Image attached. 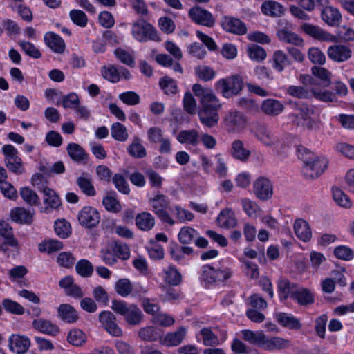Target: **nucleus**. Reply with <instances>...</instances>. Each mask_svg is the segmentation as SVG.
I'll return each instance as SVG.
<instances>
[{"mask_svg":"<svg viewBox=\"0 0 354 354\" xmlns=\"http://www.w3.org/2000/svg\"><path fill=\"white\" fill-rule=\"evenodd\" d=\"M284 109L279 101L274 99H267L261 104L262 111L269 115L275 116L281 113Z\"/></svg>","mask_w":354,"mask_h":354,"instance_id":"nucleus-30","label":"nucleus"},{"mask_svg":"<svg viewBox=\"0 0 354 354\" xmlns=\"http://www.w3.org/2000/svg\"><path fill=\"white\" fill-rule=\"evenodd\" d=\"M129 155L135 158H142L146 156L147 152L145 148L140 142L138 137H134L131 143L127 148Z\"/></svg>","mask_w":354,"mask_h":354,"instance_id":"nucleus-41","label":"nucleus"},{"mask_svg":"<svg viewBox=\"0 0 354 354\" xmlns=\"http://www.w3.org/2000/svg\"><path fill=\"white\" fill-rule=\"evenodd\" d=\"M294 231L296 236L303 241H308L311 239L312 232L308 223L304 219L299 218L295 221Z\"/></svg>","mask_w":354,"mask_h":354,"instance_id":"nucleus-26","label":"nucleus"},{"mask_svg":"<svg viewBox=\"0 0 354 354\" xmlns=\"http://www.w3.org/2000/svg\"><path fill=\"white\" fill-rule=\"evenodd\" d=\"M248 54L252 59L258 62L263 61L266 57V50L262 47L257 44H252L248 47Z\"/></svg>","mask_w":354,"mask_h":354,"instance_id":"nucleus-61","label":"nucleus"},{"mask_svg":"<svg viewBox=\"0 0 354 354\" xmlns=\"http://www.w3.org/2000/svg\"><path fill=\"white\" fill-rule=\"evenodd\" d=\"M254 193L257 198L266 201L272 196V185L269 179L259 177L254 183Z\"/></svg>","mask_w":354,"mask_h":354,"instance_id":"nucleus-13","label":"nucleus"},{"mask_svg":"<svg viewBox=\"0 0 354 354\" xmlns=\"http://www.w3.org/2000/svg\"><path fill=\"white\" fill-rule=\"evenodd\" d=\"M333 197L339 206L345 208L351 207L352 204L349 197L341 189L338 187L333 188Z\"/></svg>","mask_w":354,"mask_h":354,"instance_id":"nucleus-51","label":"nucleus"},{"mask_svg":"<svg viewBox=\"0 0 354 354\" xmlns=\"http://www.w3.org/2000/svg\"><path fill=\"white\" fill-rule=\"evenodd\" d=\"M30 345V339L25 336L12 335L9 339L10 348L17 354L24 353Z\"/></svg>","mask_w":354,"mask_h":354,"instance_id":"nucleus-21","label":"nucleus"},{"mask_svg":"<svg viewBox=\"0 0 354 354\" xmlns=\"http://www.w3.org/2000/svg\"><path fill=\"white\" fill-rule=\"evenodd\" d=\"M272 61L273 68L279 73L283 71L286 66L291 64L288 55L281 50H276L273 53Z\"/></svg>","mask_w":354,"mask_h":354,"instance_id":"nucleus-34","label":"nucleus"},{"mask_svg":"<svg viewBox=\"0 0 354 354\" xmlns=\"http://www.w3.org/2000/svg\"><path fill=\"white\" fill-rule=\"evenodd\" d=\"M312 73L315 76V78L317 79V80H319V82H317V84L322 87H327L330 84L331 73L327 69L315 66L312 68Z\"/></svg>","mask_w":354,"mask_h":354,"instance_id":"nucleus-38","label":"nucleus"},{"mask_svg":"<svg viewBox=\"0 0 354 354\" xmlns=\"http://www.w3.org/2000/svg\"><path fill=\"white\" fill-rule=\"evenodd\" d=\"M242 334L244 340L259 346H261L262 341L264 340V333L263 332L254 333L250 330H244L242 331Z\"/></svg>","mask_w":354,"mask_h":354,"instance_id":"nucleus-59","label":"nucleus"},{"mask_svg":"<svg viewBox=\"0 0 354 354\" xmlns=\"http://www.w3.org/2000/svg\"><path fill=\"white\" fill-rule=\"evenodd\" d=\"M20 195L23 200L30 205H39L40 204L38 195L29 187L21 188Z\"/></svg>","mask_w":354,"mask_h":354,"instance_id":"nucleus-53","label":"nucleus"},{"mask_svg":"<svg viewBox=\"0 0 354 354\" xmlns=\"http://www.w3.org/2000/svg\"><path fill=\"white\" fill-rule=\"evenodd\" d=\"M292 298L297 300L302 306L310 305L314 302V296L310 290L307 288H297Z\"/></svg>","mask_w":354,"mask_h":354,"instance_id":"nucleus-42","label":"nucleus"},{"mask_svg":"<svg viewBox=\"0 0 354 354\" xmlns=\"http://www.w3.org/2000/svg\"><path fill=\"white\" fill-rule=\"evenodd\" d=\"M62 248L63 244L61 241L53 239L44 241L39 245L40 252H47L48 253L60 250Z\"/></svg>","mask_w":354,"mask_h":354,"instance_id":"nucleus-57","label":"nucleus"},{"mask_svg":"<svg viewBox=\"0 0 354 354\" xmlns=\"http://www.w3.org/2000/svg\"><path fill=\"white\" fill-rule=\"evenodd\" d=\"M261 11L266 15L277 17L283 14L284 8L279 3L268 1L262 4Z\"/></svg>","mask_w":354,"mask_h":354,"instance_id":"nucleus-33","label":"nucleus"},{"mask_svg":"<svg viewBox=\"0 0 354 354\" xmlns=\"http://www.w3.org/2000/svg\"><path fill=\"white\" fill-rule=\"evenodd\" d=\"M258 139L267 146H272L277 142V138L264 126L259 127L257 132Z\"/></svg>","mask_w":354,"mask_h":354,"instance_id":"nucleus-43","label":"nucleus"},{"mask_svg":"<svg viewBox=\"0 0 354 354\" xmlns=\"http://www.w3.org/2000/svg\"><path fill=\"white\" fill-rule=\"evenodd\" d=\"M67 340L73 346H81L86 342V337L81 330L73 329L68 333Z\"/></svg>","mask_w":354,"mask_h":354,"instance_id":"nucleus-50","label":"nucleus"},{"mask_svg":"<svg viewBox=\"0 0 354 354\" xmlns=\"http://www.w3.org/2000/svg\"><path fill=\"white\" fill-rule=\"evenodd\" d=\"M35 211L27 210L24 207H15L10 211L11 219L19 224L30 225L33 222Z\"/></svg>","mask_w":354,"mask_h":354,"instance_id":"nucleus-16","label":"nucleus"},{"mask_svg":"<svg viewBox=\"0 0 354 354\" xmlns=\"http://www.w3.org/2000/svg\"><path fill=\"white\" fill-rule=\"evenodd\" d=\"M299 6L307 11H312L315 8L321 10L328 4V0H298Z\"/></svg>","mask_w":354,"mask_h":354,"instance_id":"nucleus-54","label":"nucleus"},{"mask_svg":"<svg viewBox=\"0 0 354 354\" xmlns=\"http://www.w3.org/2000/svg\"><path fill=\"white\" fill-rule=\"evenodd\" d=\"M321 14L322 19L330 26H337L342 21V15L339 10L328 5L322 8Z\"/></svg>","mask_w":354,"mask_h":354,"instance_id":"nucleus-22","label":"nucleus"},{"mask_svg":"<svg viewBox=\"0 0 354 354\" xmlns=\"http://www.w3.org/2000/svg\"><path fill=\"white\" fill-rule=\"evenodd\" d=\"M71 20L77 26L85 27L88 24L86 15L80 10H72L69 13Z\"/></svg>","mask_w":354,"mask_h":354,"instance_id":"nucleus-60","label":"nucleus"},{"mask_svg":"<svg viewBox=\"0 0 354 354\" xmlns=\"http://www.w3.org/2000/svg\"><path fill=\"white\" fill-rule=\"evenodd\" d=\"M186 335L185 328L181 326L172 333H168L165 337L160 338V344L166 346H176L179 345Z\"/></svg>","mask_w":354,"mask_h":354,"instance_id":"nucleus-20","label":"nucleus"},{"mask_svg":"<svg viewBox=\"0 0 354 354\" xmlns=\"http://www.w3.org/2000/svg\"><path fill=\"white\" fill-rule=\"evenodd\" d=\"M245 117L239 111L229 112L225 118V125L228 131H239L245 128Z\"/></svg>","mask_w":354,"mask_h":354,"instance_id":"nucleus-14","label":"nucleus"},{"mask_svg":"<svg viewBox=\"0 0 354 354\" xmlns=\"http://www.w3.org/2000/svg\"><path fill=\"white\" fill-rule=\"evenodd\" d=\"M198 235V233L196 230L189 226H185L180 229L178 236L179 241L182 244L186 245L194 241Z\"/></svg>","mask_w":354,"mask_h":354,"instance_id":"nucleus-46","label":"nucleus"},{"mask_svg":"<svg viewBox=\"0 0 354 354\" xmlns=\"http://www.w3.org/2000/svg\"><path fill=\"white\" fill-rule=\"evenodd\" d=\"M327 55L334 62H344L351 57L352 51L345 45L335 44L328 48Z\"/></svg>","mask_w":354,"mask_h":354,"instance_id":"nucleus-15","label":"nucleus"},{"mask_svg":"<svg viewBox=\"0 0 354 354\" xmlns=\"http://www.w3.org/2000/svg\"><path fill=\"white\" fill-rule=\"evenodd\" d=\"M309 59L315 64L322 65L326 62L325 55L317 48H311L308 50Z\"/></svg>","mask_w":354,"mask_h":354,"instance_id":"nucleus-64","label":"nucleus"},{"mask_svg":"<svg viewBox=\"0 0 354 354\" xmlns=\"http://www.w3.org/2000/svg\"><path fill=\"white\" fill-rule=\"evenodd\" d=\"M77 184L85 194L90 196L95 195V188L89 178L85 176H80L77 179Z\"/></svg>","mask_w":354,"mask_h":354,"instance_id":"nucleus-56","label":"nucleus"},{"mask_svg":"<svg viewBox=\"0 0 354 354\" xmlns=\"http://www.w3.org/2000/svg\"><path fill=\"white\" fill-rule=\"evenodd\" d=\"M290 346V341L281 337H274L268 338L264 335V340L262 341L261 346L269 351L280 350L286 348Z\"/></svg>","mask_w":354,"mask_h":354,"instance_id":"nucleus-25","label":"nucleus"},{"mask_svg":"<svg viewBox=\"0 0 354 354\" xmlns=\"http://www.w3.org/2000/svg\"><path fill=\"white\" fill-rule=\"evenodd\" d=\"M45 44L55 53H62L65 50V43L58 35L48 32L44 35Z\"/></svg>","mask_w":354,"mask_h":354,"instance_id":"nucleus-23","label":"nucleus"},{"mask_svg":"<svg viewBox=\"0 0 354 354\" xmlns=\"http://www.w3.org/2000/svg\"><path fill=\"white\" fill-rule=\"evenodd\" d=\"M216 223L221 227L227 229L234 227L237 224L233 212L228 208L220 212L216 218Z\"/></svg>","mask_w":354,"mask_h":354,"instance_id":"nucleus-27","label":"nucleus"},{"mask_svg":"<svg viewBox=\"0 0 354 354\" xmlns=\"http://www.w3.org/2000/svg\"><path fill=\"white\" fill-rule=\"evenodd\" d=\"M99 321L110 335L115 337L122 335V331L117 324L115 315L112 312H101L99 314Z\"/></svg>","mask_w":354,"mask_h":354,"instance_id":"nucleus-11","label":"nucleus"},{"mask_svg":"<svg viewBox=\"0 0 354 354\" xmlns=\"http://www.w3.org/2000/svg\"><path fill=\"white\" fill-rule=\"evenodd\" d=\"M32 327L35 330L50 336H56L59 333V328L55 324L42 318L33 320Z\"/></svg>","mask_w":354,"mask_h":354,"instance_id":"nucleus-18","label":"nucleus"},{"mask_svg":"<svg viewBox=\"0 0 354 354\" xmlns=\"http://www.w3.org/2000/svg\"><path fill=\"white\" fill-rule=\"evenodd\" d=\"M295 113L289 115L291 122L297 127L312 130L318 127L313 108L307 104H295Z\"/></svg>","mask_w":354,"mask_h":354,"instance_id":"nucleus-3","label":"nucleus"},{"mask_svg":"<svg viewBox=\"0 0 354 354\" xmlns=\"http://www.w3.org/2000/svg\"><path fill=\"white\" fill-rule=\"evenodd\" d=\"M2 151L5 156L4 163L7 169L17 175L22 174L25 171L23 161L15 147L6 145L3 147Z\"/></svg>","mask_w":354,"mask_h":354,"instance_id":"nucleus-7","label":"nucleus"},{"mask_svg":"<svg viewBox=\"0 0 354 354\" xmlns=\"http://www.w3.org/2000/svg\"><path fill=\"white\" fill-rule=\"evenodd\" d=\"M115 291L122 297L128 296L132 291L133 287L128 279H119L115 283Z\"/></svg>","mask_w":354,"mask_h":354,"instance_id":"nucleus-58","label":"nucleus"},{"mask_svg":"<svg viewBox=\"0 0 354 354\" xmlns=\"http://www.w3.org/2000/svg\"><path fill=\"white\" fill-rule=\"evenodd\" d=\"M298 158L303 160L302 169L306 179H315L319 177L327 167L328 161L324 158L315 156L309 149L303 146L297 148Z\"/></svg>","mask_w":354,"mask_h":354,"instance_id":"nucleus-1","label":"nucleus"},{"mask_svg":"<svg viewBox=\"0 0 354 354\" xmlns=\"http://www.w3.org/2000/svg\"><path fill=\"white\" fill-rule=\"evenodd\" d=\"M201 334L203 336V344L207 346H216L218 344V338L213 332L207 328L201 330Z\"/></svg>","mask_w":354,"mask_h":354,"instance_id":"nucleus-62","label":"nucleus"},{"mask_svg":"<svg viewBox=\"0 0 354 354\" xmlns=\"http://www.w3.org/2000/svg\"><path fill=\"white\" fill-rule=\"evenodd\" d=\"M77 219L80 225L91 229L99 224L100 216L96 209L90 206H86L79 212Z\"/></svg>","mask_w":354,"mask_h":354,"instance_id":"nucleus-10","label":"nucleus"},{"mask_svg":"<svg viewBox=\"0 0 354 354\" xmlns=\"http://www.w3.org/2000/svg\"><path fill=\"white\" fill-rule=\"evenodd\" d=\"M66 150L70 158L77 162H80L88 159V154L85 150L77 143L68 144Z\"/></svg>","mask_w":354,"mask_h":354,"instance_id":"nucleus-32","label":"nucleus"},{"mask_svg":"<svg viewBox=\"0 0 354 354\" xmlns=\"http://www.w3.org/2000/svg\"><path fill=\"white\" fill-rule=\"evenodd\" d=\"M136 224L139 229L149 231L153 227L155 218L150 213L143 212L136 216Z\"/></svg>","mask_w":354,"mask_h":354,"instance_id":"nucleus-36","label":"nucleus"},{"mask_svg":"<svg viewBox=\"0 0 354 354\" xmlns=\"http://www.w3.org/2000/svg\"><path fill=\"white\" fill-rule=\"evenodd\" d=\"M44 195V202L48 204L49 207L44 209L46 212H48L49 207L51 209H57L61 205V201L59 196L52 189L45 187L41 189Z\"/></svg>","mask_w":354,"mask_h":354,"instance_id":"nucleus-31","label":"nucleus"},{"mask_svg":"<svg viewBox=\"0 0 354 354\" xmlns=\"http://www.w3.org/2000/svg\"><path fill=\"white\" fill-rule=\"evenodd\" d=\"M165 281L171 286H178L181 283L182 276L179 271L172 266L164 270Z\"/></svg>","mask_w":354,"mask_h":354,"instance_id":"nucleus-44","label":"nucleus"},{"mask_svg":"<svg viewBox=\"0 0 354 354\" xmlns=\"http://www.w3.org/2000/svg\"><path fill=\"white\" fill-rule=\"evenodd\" d=\"M278 37L280 40L292 44L296 46H299L303 43V40L300 38L297 35L290 31H288L286 29H281L277 32Z\"/></svg>","mask_w":354,"mask_h":354,"instance_id":"nucleus-48","label":"nucleus"},{"mask_svg":"<svg viewBox=\"0 0 354 354\" xmlns=\"http://www.w3.org/2000/svg\"><path fill=\"white\" fill-rule=\"evenodd\" d=\"M111 309L115 313L122 315L129 325H139L143 319L142 310L135 304L128 305L124 301L114 299L112 301Z\"/></svg>","mask_w":354,"mask_h":354,"instance_id":"nucleus-4","label":"nucleus"},{"mask_svg":"<svg viewBox=\"0 0 354 354\" xmlns=\"http://www.w3.org/2000/svg\"><path fill=\"white\" fill-rule=\"evenodd\" d=\"M138 335L144 341L155 342L158 339L160 341L162 335L158 329L153 326H147L140 329Z\"/></svg>","mask_w":354,"mask_h":354,"instance_id":"nucleus-40","label":"nucleus"},{"mask_svg":"<svg viewBox=\"0 0 354 354\" xmlns=\"http://www.w3.org/2000/svg\"><path fill=\"white\" fill-rule=\"evenodd\" d=\"M111 133L114 139L124 142L128 138L127 128L120 122L113 123L111 127Z\"/></svg>","mask_w":354,"mask_h":354,"instance_id":"nucleus-49","label":"nucleus"},{"mask_svg":"<svg viewBox=\"0 0 354 354\" xmlns=\"http://www.w3.org/2000/svg\"><path fill=\"white\" fill-rule=\"evenodd\" d=\"M177 140L182 144L187 143L196 146L199 142V133L195 129L183 130L178 133Z\"/></svg>","mask_w":354,"mask_h":354,"instance_id":"nucleus-37","label":"nucleus"},{"mask_svg":"<svg viewBox=\"0 0 354 354\" xmlns=\"http://www.w3.org/2000/svg\"><path fill=\"white\" fill-rule=\"evenodd\" d=\"M222 26L226 31L236 35H244L247 32L245 24L237 18L225 17L222 21Z\"/></svg>","mask_w":354,"mask_h":354,"instance_id":"nucleus-19","label":"nucleus"},{"mask_svg":"<svg viewBox=\"0 0 354 354\" xmlns=\"http://www.w3.org/2000/svg\"><path fill=\"white\" fill-rule=\"evenodd\" d=\"M18 44L27 55L35 59H38L41 56L40 51L32 43L19 41Z\"/></svg>","mask_w":354,"mask_h":354,"instance_id":"nucleus-63","label":"nucleus"},{"mask_svg":"<svg viewBox=\"0 0 354 354\" xmlns=\"http://www.w3.org/2000/svg\"><path fill=\"white\" fill-rule=\"evenodd\" d=\"M218 88L221 89L224 97L230 98L237 95L243 88L242 78L235 75L226 79H221L217 83Z\"/></svg>","mask_w":354,"mask_h":354,"instance_id":"nucleus-8","label":"nucleus"},{"mask_svg":"<svg viewBox=\"0 0 354 354\" xmlns=\"http://www.w3.org/2000/svg\"><path fill=\"white\" fill-rule=\"evenodd\" d=\"M105 209L112 213H118L122 210V205L120 201L115 198V192L109 193L102 200Z\"/></svg>","mask_w":354,"mask_h":354,"instance_id":"nucleus-39","label":"nucleus"},{"mask_svg":"<svg viewBox=\"0 0 354 354\" xmlns=\"http://www.w3.org/2000/svg\"><path fill=\"white\" fill-rule=\"evenodd\" d=\"M274 316L278 323L283 327L290 330H299L301 327L299 320L292 315L277 313Z\"/></svg>","mask_w":354,"mask_h":354,"instance_id":"nucleus-24","label":"nucleus"},{"mask_svg":"<svg viewBox=\"0 0 354 354\" xmlns=\"http://www.w3.org/2000/svg\"><path fill=\"white\" fill-rule=\"evenodd\" d=\"M232 274V271L227 268L216 270L209 265L203 266L202 268V279L209 284L227 280Z\"/></svg>","mask_w":354,"mask_h":354,"instance_id":"nucleus-9","label":"nucleus"},{"mask_svg":"<svg viewBox=\"0 0 354 354\" xmlns=\"http://www.w3.org/2000/svg\"><path fill=\"white\" fill-rule=\"evenodd\" d=\"M189 15L196 23L207 27H212L215 24V19L212 15L198 6L192 8L189 11Z\"/></svg>","mask_w":354,"mask_h":354,"instance_id":"nucleus-12","label":"nucleus"},{"mask_svg":"<svg viewBox=\"0 0 354 354\" xmlns=\"http://www.w3.org/2000/svg\"><path fill=\"white\" fill-rule=\"evenodd\" d=\"M297 285L286 279H281L278 282L279 296L282 299H286L289 296L292 298L297 289Z\"/></svg>","mask_w":354,"mask_h":354,"instance_id":"nucleus-35","label":"nucleus"},{"mask_svg":"<svg viewBox=\"0 0 354 354\" xmlns=\"http://www.w3.org/2000/svg\"><path fill=\"white\" fill-rule=\"evenodd\" d=\"M230 153L235 159L242 162L246 161L251 153L250 150L244 147L243 142L240 140H235L232 142Z\"/></svg>","mask_w":354,"mask_h":354,"instance_id":"nucleus-28","label":"nucleus"},{"mask_svg":"<svg viewBox=\"0 0 354 354\" xmlns=\"http://www.w3.org/2000/svg\"><path fill=\"white\" fill-rule=\"evenodd\" d=\"M57 312L59 317L68 323H74L79 318L76 310L68 304H61L58 307Z\"/></svg>","mask_w":354,"mask_h":354,"instance_id":"nucleus-29","label":"nucleus"},{"mask_svg":"<svg viewBox=\"0 0 354 354\" xmlns=\"http://www.w3.org/2000/svg\"><path fill=\"white\" fill-rule=\"evenodd\" d=\"M102 75L104 79L113 83L118 82L120 80V72L113 65L103 66L102 68Z\"/></svg>","mask_w":354,"mask_h":354,"instance_id":"nucleus-55","label":"nucleus"},{"mask_svg":"<svg viewBox=\"0 0 354 354\" xmlns=\"http://www.w3.org/2000/svg\"><path fill=\"white\" fill-rule=\"evenodd\" d=\"M75 270L82 277H89L93 272V266L88 260L81 259L76 263Z\"/></svg>","mask_w":354,"mask_h":354,"instance_id":"nucleus-52","label":"nucleus"},{"mask_svg":"<svg viewBox=\"0 0 354 354\" xmlns=\"http://www.w3.org/2000/svg\"><path fill=\"white\" fill-rule=\"evenodd\" d=\"M131 32L133 37L140 42L160 41L156 28L144 19H138L132 24Z\"/></svg>","mask_w":354,"mask_h":354,"instance_id":"nucleus-5","label":"nucleus"},{"mask_svg":"<svg viewBox=\"0 0 354 354\" xmlns=\"http://www.w3.org/2000/svg\"><path fill=\"white\" fill-rule=\"evenodd\" d=\"M201 104V108L198 111L201 122L209 128L216 125L219 119L218 111L221 107V104L216 95L203 97Z\"/></svg>","mask_w":354,"mask_h":354,"instance_id":"nucleus-2","label":"nucleus"},{"mask_svg":"<svg viewBox=\"0 0 354 354\" xmlns=\"http://www.w3.org/2000/svg\"><path fill=\"white\" fill-rule=\"evenodd\" d=\"M153 213L164 223L173 225L175 222L167 212L169 206L168 197L162 194L158 193L153 198L149 199Z\"/></svg>","mask_w":354,"mask_h":354,"instance_id":"nucleus-6","label":"nucleus"},{"mask_svg":"<svg viewBox=\"0 0 354 354\" xmlns=\"http://www.w3.org/2000/svg\"><path fill=\"white\" fill-rule=\"evenodd\" d=\"M159 86L166 95H174L178 92L176 82L168 76L160 79Z\"/></svg>","mask_w":354,"mask_h":354,"instance_id":"nucleus-47","label":"nucleus"},{"mask_svg":"<svg viewBox=\"0 0 354 354\" xmlns=\"http://www.w3.org/2000/svg\"><path fill=\"white\" fill-rule=\"evenodd\" d=\"M301 29L307 35L322 41H335L336 38L334 35L325 32L320 28L310 24H304L301 26Z\"/></svg>","mask_w":354,"mask_h":354,"instance_id":"nucleus-17","label":"nucleus"},{"mask_svg":"<svg viewBox=\"0 0 354 354\" xmlns=\"http://www.w3.org/2000/svg\"><path fill=\"white\" fill-rule=\"evenodd\" d=\"M311 93L315 98L324 102H332L336 100V96L333 92L319 87L313 86Z\"/></svg>","mask_w":354,"mask_h":354,"instance_id":"nucleus-45","label":"nucleus"}]
</instances>
